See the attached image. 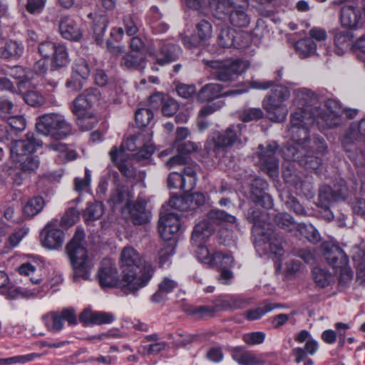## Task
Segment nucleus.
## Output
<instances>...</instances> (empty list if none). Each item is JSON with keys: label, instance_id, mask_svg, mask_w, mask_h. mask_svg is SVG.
Here are the masks:
<instances>
[{"label": "nucleus", "instance_id": "43", "mask_svg": "<svg viewBox=\"0 0 365 365\" xmlns=\"http://www.w3.org/2000/svg\"><path fill=\"white\" fill-rule=\"evenodd\" d=\"M233 359L240 365H262L264 361L260 356L250 351L235 352Z\"/></svg>", "mask_w": 365, "mask_h": 365}, {"label": "nucleus", "instance_id": "33", "mask_svg": "<svg viewBox=\"0 0 365 365\" xmlns=\"http://www.w3.org/2000/svg\"><path fill=\"white\" fill-rule=\"evenodd\" d=\"M230 24L237 28H246L250 23V17L247 13L245 6L240 5V3L234 4L231 7L229 14Z\"/></svg>", "mask_w": 365, "mask_h": 365}, {"label": "nucleus", "instance_id": "8", "mask_svg": "<svg viewBox=\"0 0 365 365\" xmlns=\"http://www.w3.org/2000/svg\"><path fill=\"white\" fill-rule=\"evenodd\" d=\"M205 64L212 69V74L222 82H232L247 68V63L240 59L204 60Z\"/></svg>", "mask_w": 365, "mask_h": 365}, {"label": "nucleus", "instance_id": "46", "mask_svg": "<svg viewBox=\"0 0 365 365\" xmlns=\"http://www.w3.org/2000/svg\"><path fill=\"white\" fill-rule=\"evenodd\" d=\"M182 190L187 192L192 190L197 182L196 170L193 167L185 168L182 173Z\"/></svg>", "mask_w": 365, "mask_h": 365}, {"label": "nucleus", "instance_id": "31", "mask_svg": "<svg viewBox=\"0 0 365 365\" xmlns=\"http://www.w3.org/2000/svg\"><path fill=\"white\" fill-rule=\"evenodd\" d=\"M59 31L63 38L71 41H78L82 37V31L77 24L71 19L63 18L59 24Z\"/></svg>", "mask_w": 365, "mask_h": 365}, {"label": "nucleus", "instance_id": "35", "mask_svg": "<svg viewBox=\"0 0 365 365\" xmlns=\"http://www.w3.org/2000/svg\"><path fill=\"white\" fill-rule=\"evenodd\" d=\"M178 287V282L169 277H165L158 284V290L152 296V302L160 303L167 299L168 294Z\"/></svg>", "mask_w": 365, "mask_h": 365}, {"label": "nucleus", "instance_id": "42", "mask_svg": "<svg viewBox=\"0 0 365 365\" xmlns=\"http://www.w3.org/2000/svg\"><path fill=\"white\" fill-rule=\"evenodd\" d=\"M24 51V47L16 41H8L0 48V57L6 59L20 56Z\"/></svg>", "mask_w": 365, "mask_h": 365}, {"label": "nucleus", "instance_id": "17", "mask_svg": "<svg viewBox=\"0 0 365 365\" xmlns=\"http://www.w3.org/2000/svg\"><path fill=\"white\" fill-rule=\"evenodd\" d=\"M64 233L59 229L57 220L48 222L41 232V244L49 250H57L64 242Z\"/></svg>", "mask_w": 365, "mask_h": 365}, {"label": "nucleus", "instance_id": "49", "mask_svg": "<svg viewBox=\"0 0 365 365\" xmlns=\"http://www.w3.org/2000/svg\"><path fill=\"white\" fill-rule=\"evenodd\" d=\"M354 34L349 31H337L334 36V43L341 50L349 49L353 43Z\"/></svg>", "mask_w": 365, "mask_h": 365}, {"label": "nucleus", "instance_id": "7", "mask_svg": "<svg viewBox=\"0 0 365 365\" xmlns=\"http://www.w3.org/2000/svg\"><path fill=\"white\" fill-rule=\"evenodd\" d=\"M36 127L39 133L56 140L63 139L71 133V124L60 113H50L39 116Z\"/></svg>", "mask_w": 365, "mask_h": 365}, {"label": "nucleus", "instance_id": "16", "mask_svg": "<svg viewBox=\"0 0 365 365\" xmlns=\"http://www.w3.org/2000/svg\"><path fill=\"white\" fill-rule=\"evenodd\" d=\"M97 276L101 287H119L123 290L122 279H119L118 270L110 259L101 262Z\"/></svg>", "mask_w": 365, "mask_h": 365}, {"label": "nucleus", "instance_id": "38", "mask_svg": "<svg viewBox=\"0 0 365 365\" xmlns=\"http://www.w3.org/2000/svg\"><path fill=\"white\" fill-rule=\"evenodd\" d=\"M130 218L135 225H143L148 222L149 215L143 202H136L129 207Z\"/></svg>", "mask_w": 365, "mask_h": 365}, {"label": "nucleus", "instance_id": "44", "mask_svg": "<svg viewBox=\"0 0 365 365\" xmlns=\"http://www.w3.org/2000/svg\"><path fill=\"white\" fill-rule=\"evenodd\" d=\"M297 230L299 235L312 243L320 241L321 237L318 230L311 224L301 223L297 225Z\"/></svg>", "mask_w": 365, "mask_h": 365}, {"label": "nucleus", "instance_id": "14", "mask_svg": "<svg viewBox=\"0 0 365 365\" xmlns=\"http://www.w3.org/2000/svg\"><path fill=\"white\" fill-rule=\"evenodd\" d=\"M277 148L278 145L274 142L267 144L265 148L262 145H259V164L272 178L276 177L278 174L279 161L275 156Z\"/></svg>", "mask_w": 365, "mask_h": 365}, {"label": "nucleus", "instance_id": "64", "mask_svg": "<svg viewBox=\"0 0 365 365\" xmlns=\"http://www.w3.org/2000/svg\"><path fill=\"white\" fill-rule=\"evenodd\" d=\"M79 218V212L74 207H71L62 217L61 225L65 227H71L74 225Z\"/></svg>", "mask_w": 365, "mask_h": 365}, {"label": "nucleus", "instance_id": "51", "mask_svg": "<svg viewBox=\"0 0 365 365\" xmlns=\"http://www.w3.org/2000/svg\"><path fill=\"white\" fill-rule=\"evenodd\" d=\"M108 20L106 16H100L93 26V35L97 44L100 45L103 41V36L106 31Z\"/></svg>", "mask_w": 365, "mask_h": 365}, {"label": "nucleus", "instance_id": "63", "mask_svg": "<svg viewBox=\"0 0 365 365\" xmlns=\"http://www.w3.org/2000/svg\"><path fill=\"white\" fill-rule=\"evenodd\" d=\"M48 148L54 151L59 152L67 160H73L76 158V153L74 150H68L66 144L56 142L51 143Z\"/></svg>", "mask_w": 365, "mask_h": 365}, {"label": "nucleus", "instance_id": "28", "mask_svg": "<svg viewBox=\"0 0 365 365\" xmlns=\"http://www.w3.org/2000/svg\"><path fill=\"white\" fill-rule=\"evenodd\" d=\"M119 65L125 71H143L146 66L145 56L143 53L126 52L121 57Z\"/></svg>", "mask_w": 365, "mask_h": 365}, {"label": "nucleus", "instance_id": "20", "mask_svg": "<svg viewBox=\"0 0 365 365\" xmlns=\"http://www.w3.org/2000/svg\"><path fill=\"white\" fill-rule=\"evenodd\" d=\"M180 227V219L177 214L169 212L160 216L158 230L165 241L172 240L179 232Z\"/></svg>", "mask_w": 365, "mask_h": 365}, {"label": "nucleus", "instance_id": "9", "mask_svg": "<svg viewBox=\"0 0 365 365\" xmlns=\"http://www.w3.org/2000/svg\"><path fill=\"white\" fill-rule=\"evenodd\" d=\"M246 126L242 123L230 125L224 131L215 133L210 140L214 143V151L217 153L221 148H226L247 141L245 135Z\"/></svg>", "mask_w": 365, "mask_h": 365}, {"label": "nucleus", "instance_id": "10", "mask_svg": "<svg viewBox=\"0 0 365 365\" xmlns=\"http://www.w3.org/2000/svg\"><path fill=\"white\" fill-rule=\"evenodd\" d=\"M213 229L207 221H202L197 224L191 236L192 244L197 247L196 257L201 262L211 265L213 255H210L208 249L203 245L210 236L212 234Z\"/></svg>", "mask_w": 365, "mask_h": 365}, {"label": "nucleus", "instance_id": "12", "mask_svg": "<svg viewBox=\"0 0 365 365\" xmlns=\"http://www.w3.org/2000/svg\"><path fill=\"white\" fill-rule=\"evenodd\" d=\"M38 52L44 58H51V66L53 69L64 67L69 62L68 53L63 44L45 41L38 45Z\"/></svg>", "mask_w": 365, "mask_h": 365}, {"label": "nucleus", "instance_id": "26", "mask_svg": "<svg viewBox=\"0 0 365 365\" xmlns=\"http://www.w3.org/2000/svg\"><path fill=\"white\" fill-rule=\"evenodd\" d=\"M348 195V190L346 185L340 187L334 186L332 189L330 186H322L319 192L317 205H331V202L340 200H344Z\"/></svg>", "mask_w": 365, "mask_h": 365}, {"label": "nucleus", "instance_id": "59", "mask_svg": "<svg viewBox=\"0 0 365 365\" xmlns=\"http://www.w3.org/2000/svg\"><path fill=\"white\" fill-rule=\"evenodd\" d=\"M131 197L132 196L127 188L124 187H118L112 194L110 200L114 204L125 202L129 207L132 205L130 203Z\"/></svg>", "mask_w": 365, "mask_h": 365}, {"label": "nucleus", "instance_id": "48", "mask_svg": "<svg viewBox=\"0 0 365 365\" xmlns=\"http://www.w3.org/2000/svg\"><path fill=\"white\" fill-rule=\"evenodd\" d=\"M312 150L307 147L302 159L299 161V165L306 169L317 172L322 165V160L319 158L312 155Z\"/></svg>", "mask_w": 365, "mask_h": 365}, {"label": "nucleus", "instance_id": "30", "mask_svg": "<svg viewBox=\"0 0 365 365\" xmlns=\"http://www.w3.org/2000/svg\"><path fill=\"white\" fill-rule=\"evenodd\" d=\"M249 0H209L213 16L219 19H224L230 14L231 7L237 3L243 2L247 6Z\"/></svg>", "mask_w": 365, "mask_h": 365}, {"label": "nucleus", "instance_id": "29", "mask_svg": "<svg viewBox=\"0 0 365 365\" xmlns=\"http://www.w3.org/2000/svg\"><path fill=\"white\" fill-rule=\"evenodd\" d=\"M263 108L267 111L269 118L274 122L284 121L288 113V108L284 103L274 102L271 98H264Z\"/></svg>", "mask_w": 365, "mask_h": 365}, {"label": "nucleus", "instance_id": "2", "mask_svg": "<svg viewBox=\"0 0 365 365\" xmlns=\"http://www.w3.org/2000/svg\"><path fill=\"white\" fill-rule=\"evenodd\" d=\"M293 105L295 111L291 115L289 131L296 140L307 138V130L315 123V108L317 96L312 90L300 88L294 91Z\"/></svg>", "mask_w": 365, "mask_h": 365}, {"label": "nucleus", "instance_id": "36", "mask_svg": "<svg viewBox=\"0 0 365 365\" xmlns=\"http://www.w3.org/2000/svg\"><path fill=\"white\" fill-rule=\"evenodd\" d=\"M115 319V316L109 312H92L85 310L80 315V319L82 322L96 324H110L113 322Z\"/></svg>", "mask_w": 365, "mask_h": 365}, {"label": "nucleus", "instance_id": "40", "mask_svg": "<svg viewBox=\"0 0 365 365\" xmlns=\"http://www.w3.org/2000/svg\"><path fill=\"white\" fill-rule=\"evenodd\" d=\"M110 159L117 164L120 172L127 178H133L134 176V168L127 160L128 158L124 157L120 159L117 155V148L113 147L109 153Z\"/></svg>", "mask_w": 365, "mask_h": 365}, {"label": "nucleus", "instance_id": "55", "mask_svg": "<svg viewBox=\"0 0 365 365\" xmlns=\"http://www.w3.org/2000/svg\"><path fill=\"white\" fill-rule=\"evenodd\" d=\"M46 326L52 331H60L63 326V319L60 313H50L43 317Z\"/></svg>", "mask_w": 365, "mask_h": 365}, {"label": "nucleus", "instance_id": "23", "mask_svg": "<svg viewBox=\"0 0 365 365\" xmlns=\"http://www.w3.org/2000/svg\"><path fill=\"white\" fill-rule=\"evenodd\" d=\"M247 91V89H236L222 93V87L218 83L206 84L199 91L197 98L200 102L211 101L222 96L239 95Z\"/></svg>", "mask_w": 365, "mask_h": 365}, {"label": "nucleus", "instance_id": "27", "mask_svg": "<svg viewBox=\"0 0 365 365\" xmlns=\"http://www.w3.org/2000/svg\"><path fill=\"white\" fill-rule=\"evenodd\" d=\"M267 187V182L261 178H256L251 185V196L253 201L264 208H270L273 205L271 196L264 190Z\"/></svg>", "mask_w": 365, "mask_h": 365}, {"label": "nucleus", "instance_id": "34", "mask_svg": "<svg viewBox=\"0 0 365 365\" xmlns=\"http://www.w3.org/2000/svg\"><path fill=\"white\" fill-rule=\"evenodd\" d=\"M6 74L19 80L18 86L21 91L24 88H30L32 86L31 81L34 78V72L26 71L21 66H15L9 68Z\"/></svg>", "mask_w": 365, "mask_h": 365}, {"label": "nucleus", "instance_id": "13", "mask_svg": "<svg viewBox=\"0 0 365 365\" xmlns=\"http://www.w3.org/2000/svg\"><path fill=\"white\" fill-rule=\"evenodd\" d=\"M343 113L342 108L336 101L328 99L325 102V110L315 108V122L319 125L324 124L328 128H334L341 123Z\"/></svg>", "mask_w": 365, "mask_h": 365}, {"label": "nucleus", "instance_id": "52", "mask_svg": "<svg viewBox=\"0 0 365 365\" xmlns=\"http://www.w3.org/2000/svg\"><path fill=\"white\" fill-rule=\"evenodd\" d=\"M234 264V259L230 254L217 252L213 255L211 267H217L221 269L231 267Z\"/></svg>", "mask_w": 365, "mask_h": 365}, {"label": "nucleus", "instance_id": "54", "mask_svg": "<svg viewBox=\"0 0 365 365\" xmlns=\"http://www.w3.org/2000/svg\"><path fill=\"white\" fill-rule=\"evenodd\" d=\"M312 277L315 283L320 287L328 286L331 280V274L327 270L319 267H314Z\"/></svg>", "mask_w": 365, "mask_h": 365}, {"label": "nucleus", "instance_id": "62", "mask_svg": "<svg viewBox=\"0 0 365 365\" xmlns=\"http://www.w3.org/2000/svg\"><path fill=\"white\" fill-rule=\"evenodd\" d=\"M25 102L31 106H41L45 103L43 96L36 90L28 91L24 94Z\"/></svg>", "mask_w": 365, "mask_h": 365}, {"label": "nucleus", "instance_id": "37", "mask_svg": "<svg viewBox=\"0 0 365 365\" xmlns=\"http://www.w3.org/2000/svg\"><path fill=\"white\" fill-rule=\"evenodd\" d=\"M235 31L228 26L221 28L217 36V43L222 48L235 47L240 48L242 46L236 41Z\"/></svg>", "mask_w": 365, "mask_h": 365}, {"label": "nucleus", "instance_id": "1", "mask_svg": "<svg viewBox=\"0 0 365 365\" xmlns=\"http://www.w3.org/2000/svg\"><path fill=\"white\" fill-rule=\"evenodd\" d=\"M123 292L125 294H135L145 287L155 272L154 267L145 262L132 247H125L120 257Z\"/></svg>", "mask_w": 365, "mask_h": 365}, {"label": "nucleus", "instance_id": "11", "mask_svg": "<svg viewBox=\"0 0 365 365\" xmlns=\"http://www.w3.org/2000/svg\"><path fill=\"white\" fill-rule=\"evenodd\" d=\"M147 53L158 64L163 66L178 58L181 49L176 44L157 40L147 48Z\"/></svg>", "mask_w": 365, "mask_h": 365}, {"label": "nucleus", "instance_id": "53", "mask_svg": "<svg viewBox=\"0 0 365 365\" xmlns=\"http://www.w3.org/2000/svg\"><path fill=\"white\" fill-rule=\"evenodd\" d=\"M274 222L282 229L292 232L297 228L292 217L288 213H279L274 217Z\"/></svg>", "mask_w": 365, "mask_h": 365}, {"label": "nucleus", "instance_id": "61", "mask_svg": "<svg viewBox=\"0 0 365 365\" xmlns=\"http://www.w3.org/2000/svg\"><path fill=\"white\" fill-rule=\"evenodd\" d=\"M273 309L274 307L270 304H266L262 307L248 310L245 313V316L250 321L257 320Z\"/></svg>", "mask_w": 365, "mask_h": 365}, {"label": "nucleus", "instance_id": "3", "mask_svg": "<svg viewBox=\"0 0 365 365\" xmlns=\"http://www.w3.org/2000/svg\"><path fill=\"white\" fill-rule=\"evenodd\" d=\"M84 237L83 230H77L73 237L66 247L74 270V278L76 279H88L93 266L83 246Z\"/></svg>", "mask_w": 365, "mask_h": 365}, {"label": "nucleus", "instance_id": "56", "mask_svg": "<svg viewBox=\"0 0 365 365\" xmlns=\"http://www.w3.org/2000/svg\"><path fill=\"white\" fill-rule=\"evenodd\" d=\"M77 117L76 123L82 130H88L94 128L98 123V119L93 112Z\"/></svg>", "mask_w": 365, "mask_h": 365}, {"label": "nucleus", "instance_id": "22", "mask_svg": "<svg viewBox=\"0 0 365 365\" xmlns=\"http://www.w3.org/2000/svg\"><path fill=\"white\" fill-rule=\"evenodd\" d=\"M205 202V196L200 192H195L184 197H173L170 205L181 211L194 210L202 206Z\"/></svg>", "mask_w": 365, "mask_h": 365}, {"label": "nucleus", "instance_id": "21", "mask_svg": "<svg viewBox=\"0 0 365 365\" xmlns=\"http://www.w3.org/2000/svg\"><path fill=\"white\" fill-rule=\"evenodd\" d=\"M309 130H307V138L301 140H296L293 138L292 133L288 130L292 139V144H287L282 150V153L284 160L287 162L299 161L302 159L304 153L307 149V142L309 139Z\"/></svg>", "mask_w": 365, "mask_h": 365}, {"label": "nucleus", "instance_id": "45", "mask_svg": "<svg viewBox=\"0 0 365 365\" xmlns=\"http://www.w3.org/2000/svg\"><path fill=\"white\" fill-rule=\"evenodd\" d=\"M104 212L103 205L100 202H88L83 213L86 221H93L99 219Z\"/></svg>", "mask_w": 365, "mask_h": 365}, {"label": "nucleus", "instance_id": "60", "mask_svg": "<svg viewBox=\"0 0 365 365\" xmlns=\"http://www.w3.org/2000/svg\"><path fill=\"white\" fill-rule=\"evenodd\" d=\"M197 32L199 37V45L212 36V29L211 24L207 21H201L197 25Z\"/></svg>", "mask_w": 365, "mask_h": 365}, {"label": "nucleus", "instance_id": "50", "mask_svg": "<svg viewBox=\"0 0 365 365\" xmlns=\"http://www.w3.org/2000/svg\"><path fill=\"white\" fill-rule=\"evenodd\" d=\"M142 136L140 135L132 137L121 144L120 148L117 149V155L120 159L124 157L129 158V155L125 153V150L135 151L140 145Z\"/></svg>", "mask_w": 365, "mask_h": 365}, {"label": "nucleus", "instance_id": "15", "mask_svg": "<svg viewBox=\"0 0 365 365\" xmlns=\"http://www.w3.org/2000/svg\"><path fill=\"white\" fill-rule=\"evenodd\" d=\"M100 99V92L96 88L86 89L73 102L72 113L75 115H82L93 112L91 108Z\"/></svg>", "mask_w": 365, "mask_h": 365}, {"label": "nucleus", "instance_id": "18", "mask_svg": "<svg viewBox=\"0 0 365 365\" xmlns=\"http://www.w3.org/2000/svg\"><path fill=\"white\" fill-rule=\"evenodd\" d=\"M91 66L87 60L80 58L76 59L73 65L71 78L66 82V86L74 91L83 88V83L91 74Z\"/></svg>", "mask_w": 365, "mask_h": 365}, {"label": "nucleus", "instance_id": "39", "mask_svg": "<svg viewBox=\"0 0 365 365\" xmlns=\"http://www.w3.org/2000/svg\"><path fill=\"white\" fill-rule=\"evenodd\" d=\"M319 349L318 342L313 339H308L304 348L297 347L292 350V353L295 356V361L299 364L306 359L307 354L314 355Z\"/></svg>", "mask_w": 365, "mask_h": 365}, {"label": "nucleus", "instance_id": "57", "mask_svg": "<svg viewBox=\"0 0 365 365\" xmlns=\"http://www.w3.org/2000/svg\"><path fill=\"white\" fill-rule=\"evenodd\" d=\"M289 96L290 91L287 86L277 85L275 86H273L272 93L265 98H271L274 99V102L284 103V101L289 99Z\"/></svg>", "mask_w": 365, "mask_h": 365}, {"label": "nucleus", "instance_id": "4", "mask_svg": "<svg viewBox=\"0 0 365 365\" xmlns=\"http://www.w3.org/2000/svg\"><path fill=\"white\" fill-rule=\"evenodd\" d=\"M41 145L42 143L34 133H28L26 139L11 143L9 149L11 158L14 162L19 163L23 171L34 170L38 167L39 161L32 153Z\"/></svg>", "mask_w": 365, "mask_h": 365}, {"label": "nucleus", "instance_id": "6", "mask_svg": "<svg viewBox=\"0 0 365 365\" xmlns=\"http://www.w3.org/2000/svg\"><path fill=\"white\" fill-rule=\"evenodd\" d=\"M359 137L364 138L365 140V118L361 120L358 125H351L341 141L348 158L354 163L357 175L362 180L365 179V155L356 153L354 146Z\"/></svg>", "mask_w": 365, "mask_h": 365}, {"label": "nucleus", "instance_id": "24", "mask_svg": "<svg viewBox=\"0 0 365 365\" xmlns=\"http://www.w3.org/2000/svg\"><path fill=\"white\" fill-rule=\"evenodd\" d=\"M322 247L326 260L334 269L337 270L339 267L347 265L348 257L338 245L327 242Z\"/></svg>", "mask_w": 365, "mask_h": 365}, {"label": "nucleus", "instance_id": "58", "mask_svg": "<svg viewBox=\"0 0 365 365\" xmlns=\"http://www.w3.org/2000/svg\"><path fill=\"white\" fill-rule=\"evenodd\" d=\"M135 118L138 126L145 127L153 118V113L150 108H142L136 110Z\"/></svg>", "mask_w": 365, "mask_h": 365}, {"label": "nucleus", "instance_id": "19", "mask_svg": "<svg viewBox=\"0 0 365 365\" xmlns=\"http://www.w3.org/2000/svg\"><path fill=\"white\" fill-rule=\"evenodd\" d=\"M339 21L343 28L356 30L364 25V17L360 7L344 5L339 13Z\"/></svg>", "mask_w": 365, "mask_h": 365}, {"label": "nucleus", "instance_id": "5", "mask_svg": "<svg viewBox=\"0 0 365 365\" xmlns=\"http://www.w3.org/2000/svg\"><path fill=\"white\" fill-rule=\"evenodd\" d=\"M265 216H253L252 234L259 242H263L264 250L275 261H279L284 255L282 237L270 228V225L264 222Z\"/></svg>", "mask_w": 365, "mask_h": 365}, {"label": "nucleus", "instance_id": "32", "mask_svg": "<svg viewBox=\"0 0 365 365\" xmlns=\"http://www.w3.org/2000/svg\"><path fill=\"white\" fill-rule=\"evenodd\" d=\"M283 178L287 183L295 187L297 190L305 195L312 194V192H310V185H306L301 180L298 175L293 170L292 163L284 165L283 169Z\"/></svg>", "mask_w": 365, "mask_h": 365}, {"label": "nucleus", "instance_id": "41", "mask_svg": "<svg viewBox=\"0 0 365 365\" xmlns=\"http://www.w3.org/2000/svg\"><path fill=\"white\" fill-rule=\"evenodd\" d=\"M44 205L45 201L42 197H34L24 206V214L29 217H33L42 211Z\"/></svg>", "mask_w": 365, "mask_h": 365}, {"label": "nucleus", "instance_id": "47", "mask_svg": "<svg viewBox=\"0 0 365 365\" xmlns=\"http://www.w3.org/2000/svg\"><path fill=\"white\" fill-rule=\"evenodd\" d=\"M296 49L302 58H306L316 52L317 45L312 38H305L296 43Z\"/></svg>", "mask_w": 365, "mask_h": 365}, {"label": "nucleus", "instance_id": "25", "mask_svg": "<svg viewBox=\"0 0 365 365\" xmlns=\"http://www.w3.org/2000/svg\"><path fill=\"white\" fill-rule=\"evenodd\" d=\"M62 281V278L61 276H58L57 279L55 282H51V284L49 286L48 284H43L41 287H38L36 288H30L26 289L24 291H22L19 288H16L14 287L11 286L9 284V285L6 286L5 289L4 290H1L0 292V294H2L4 295H6L7 298L9 299H16L19 297V296L23 297H34L37 296L42 292H46L48 291L50 287L52 286L57 284L60 283Z\"/></svg>", "mask_w": 365, "mask_h": 365}]
</instances>
